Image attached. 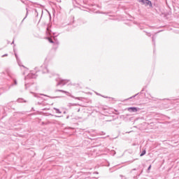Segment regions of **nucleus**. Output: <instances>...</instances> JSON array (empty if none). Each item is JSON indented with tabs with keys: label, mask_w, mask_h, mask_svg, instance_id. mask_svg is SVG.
Returning a JSON list of instances; mask_svg holds the SVG:
<instances>
[{
	"label": "nucleus",
	"mask_w": 179,
	"mask_h": 179,
	"mask_svg": "<svg viewBox=\"0 0 179 179\" xmlns=\"http://www.w3.org/2000/svg\"><path fill=\"white\" fill-rule=\"evenodd\" d=\"M57 92H59L60 93H64V94H66V96H70V97H72L73 99H76V100H80V97H75L73 95H71V94L69 92L62 90H56L55 93Z\"/></svg>",
	"instance_id": "nucleus-5"
},
{
	"label": "nucleus",
	"mask_w": 179,
	"mask_h": 179,
	"mask_svg": "<svg viewBox=\"0 0 179 179\" xmlns=\"http://www.w3.org/2000/svg\"><path fill=\"white\" fill-rule=\"evenodd\" d=\"M135 170H136V169H132V171H135Z\"/></svg>",
	"instance_id": "nucleus-28"
},
{
	"label": "nucleus",
	"mask_w": 179,
	"mask_h": 179,
	"mask_svg": "<svg viewBox=\"0 0 179 179\" xmlns=\"http://www.w3.org/2000/svg\"><path fill=\"white\" fill-rule=\"evenodd\" d=\"M138 2H141L142 5H145V6H149L150 8H153V4L150 0H138Z\"/></svg>",
	"instance_id": "nucleus-6"
},
{
	"label": "nucleus",
	"mask_w": 179,
	"mask_h": 179,
	"mask_svg": "<svg viewBox=\"0 0 179 179\" xmlns=\"http://www.w3.org/2000/svg\"><path fill=\"white\" fill-rule=\"evenodd\" d=\"M15 58L17 59V55L15 54Z\"/></svg>",
	"instance_id": "nucleus-26"
},
{
	"label": "nucleus",
	"mask_w": 179,
	"mask_h": 179,
	"mask_svg": "<svg viewBox=\"0 0 179 179\" xmlns=\"http://www.w3.org/2000/svg\"><path fill=\"white\" fill-rule=\"evenodd\" d=\"M89 139H93V138H89Z\"/></svg>",
	"instance_id": "nucleus-36"
},
{
	"label": "nucleus",
	"mask_w": 179,
	"mask_h": 179,
	"mask_svg": "<svg viewBox=\"0 0 179 179\" xmlns=\"http://www.w3.org/2000/svg\"><path fill=\"white\" fill-rule=\"evenodd\" d=\"M25 73H26L24 72V73H23V75H25Z\"/></svg>",
	"instance_id": "nucleus-33"
},
{
	"label": "nucleus",
	"mask_w": 179,
	"mask_h": 179,
	"mask_svg": "<svg viewBox=\"0 0 179 179\" xmlns=\"http://www.w3.org/2000/svg\"><path fill=\"white\" fill-rule=\"evenodd\" d=\"M17 101L18 103H24V102H25L24 99H22V98L18 99L17 100Z\"/></svg>",
	"instance_id": "nucleus-13"
},
{
	"label": "nucleus",
	"mask_w": 179,
	"mask_h": 179,
	"mask_svg": "<svg viewBox=\"0 0 179 179\" xmlns=\"http://www.w3.org/2000/svg\"><path fill=\"white\" fill-rule=\"evenodd\" d=\"M38 12H41V16H43V9H39L38 10L37 9H35V16L36 17H38Z\"/></svg>",
	"instance_id": "nucleus-9"
},
{
	"label": "nucleus",
	"mask_w": 179,
	"mask_h": 179,
	"mask_svg": "<svg viewBox=\"0 0 179 179\" xmlns=\"http://www.w3.org/2000/svg\"><path fill=\"white\" fill-rule=\"evenodd\" d=\"M22 67H23V68H26V67H25L24 66H23V65H22Z\"/></svg>",
	"instance_id": "nucleus-32"
},
{
	"label": "nucleus",
	"mask_w": 179,
	"mask_h": 179,
	"mask_svg": "<svg viewBox=\"0 0 179 179\" xmlns=\"http://www.w3.org/2000/svg\"><path fill=\"white\" fill-rule=\"evenodd\" d=\"M44 96V97H50V99H59L61 98V96H48L46 94H35L34 97H36L39 101L37 102V104L39 106H47V103H45L44 101L47 100L45 98L41 96Z\"/></svg>",
	"instance_id": "nucleus-2"
},
{
	"label": "nucleus",
	"mask_w": 179,
	"mask_h": 179,
	"mask_svg": "<svg viewBox=\"0 0 179 179\" xmlns=\"http://www.w3.org/2000/svg\"><path fill=\"white\" fill-rule=\"evenodd\" d=\"M14 85H17V81L16 80H13Z\"/></svg>",
	"instance_id": "nucleus-18"
},
{
	"label": "nucleus",
	"mask_w": 179,
	"mask_h": 179,
	"mask_svg": "<svg viewBox=\"0 0 179 179\" xmlns=\"http://www.w3.org/2000/svg\"><path fill=\"white\" fill-rule=\"evenodd\" d=\"M46 33L47 34H51V31L48 27L46 28Z\"/></svg>",
	"instance_id": "nucleus-14"
},
{
	"label": "nucleus",
	"mask_w": 179,
	"mask_h": 179,
	"mask_svg": "<svg viewBox=\"0 0 179 179\" xmlns=\"http://www.w3.org/2000/svg\"><path fill=\"white\" fill-rule=\"evenodd\" d=\"M100 13H102L103 15H107V13H104V12H100Z\"/></svg>",
	"instance_id": "nucleus-22"
},
{
	"label": "nucleus",
	"mask_w": 179,
	"mask_h": 179,
	"mask_svg": "<svg viewBox=\"0 0 179 179\" xmlns=\"http://www.w3.org/2000/svg\"><path fill=\"white\" fill-rule=\"evenodd\" d=\"M110 121H111V120H106V122H110Z\"/></svg>",
	"instance_id": "nucleus-27"
},
{
	"label": "nucleus",
	"mask_w": 179,
	"mask_h": 179,
	"mask_svg": "<svg viewBox=\"0 0 179 179\" xmlns=\"http://www.w3.org/2000/svg\"><path fill=\"white\" fill-rule=\"evenodd\" d=\"M53 110H55L56 114H62V112L60 111V110L59 108H53Z\"/></svg>",
	"instance_id": "nucleus-11"
},
{
	"label": "nucleus",
	"mask_w": 179,
	"mask_h": 179,
	"mask_svg": "<svg viewBox=\"0 0 179 179\" xmlns=\"http://www.w3.org/2000/svg\"><path fill=\"white\" fill-rule=\"evenodd\" d=\"M127 110L129 113H138V111L141 110V108L136 107H130L128 108Z\"/></svg>",
	"instance_id": "nucleus-7"
},
{
	"label": "nucleus",
	"mask_w": 179,
	"mask_h": 179,
	"mask_svg": "<svg viewBox=\"0 0 179 179\" xmlns=\"http://www.w3.org/2000/svg\"><path fill=\"white\" fill-rule=\"evenodd\" d=\"M114 152V155H115V151H113Z\"/></svg>",
	"instance_id": "nucleus-34"
},
{
	"label": "nucleus",
	"mask_w": 179,
	"mask_h": 179,
	"mask_svg": "<svg viewBox=\"0 0 179 179\" xmlns=\"http://www.w3.org/2000/svg\"><path fill=\"white\" fill-rule=\"evenodd\" d=\"M15 43V41H13L12 43H11V44H13Z\"/></svg>",
	"instance_id": "nucleus-30"
},
{
	"label": "nucleus",
	"mask_w": 179,
	"mask_h": 179,
	"mask_svg": "<svg viewBox=\"0 0 179 179\" xmlns=\"http://www.w3.org/2000/svg\"><path fill=\"white\" fill-rule=\"evenodd\" d=\"M43 73H47L48 78H55L56 82H57L56 86H65L66 83H69V80L62 79L58 76V74L55 73L54 71L48 69V68L45 67L43 71Z\"/></svg>",
	"instance_id": "nucleus-1"
},
{
	"label": "nucleus",
	"mask_w": 179,
	"mask_h": 179,
	"mask_svg": "<svg viewBox=\"0 0 179 179\" xmlns=\"http://www.w3.org/2000/svg\"><path fill=\"white\" fill-rule=\"evenodd\" d=\"M143 92H145V88H143L142 90L140 92H138V93L136 94L135 95L132 96L131 97L129 98V99H134L139 94H143Z\"/></svg>",
	"instance_id": "nucleus-8"
},
{
	"label": "nucleus",
	"mask_w": 179,
	"mask_h": 179,
	"mask_svg": "<svg viewBox=\"0 0 179 179\" xmlns=\"http://www.w3.org/2000/svg\"><path fill=\"white\" fill-rule=\"evenodd\" d=\"M88 132L90 133V134L92 136H94V135L90 133V131H88Z\"/></svg>",
	"instance_id": "nucleus-23"
},
{
	"label": "nucleus",
	"mask_w": 179,
	"mask_h": 179,
	"mask_svg": "<svg viewBox=\"0 0 179 179\" xmlns=\"http://www.w3.org/2000/svg\"><path fill=\"white\" fill-rule=\"evenodd\" d=\"M53 39H52L50 37H48V40L49 43L53 44V50H57L59 45V41H58V39H57V36H55V33H53Z\"/></svg>",
	"instance_id": "nucleus-4"
},
{
	"label": "nucleus",
	"mask_w": 179,
	"mask_h": 179,
	"mask_svg": "<svg viewBox=\"0 0 179 179\" xmlns=\"http://www.w3.org/2000/svg\"><path fill=\"white\" fill-rule=\"evenodd\" d=\"M98 94V96H100V94Z\"/></svg>",
	"instance_id": "nucleus-35"
},
{
	"label": "nucleus",
	"mask_w": 179,
	"mask_h": 179,
	"mask_svg": "<svg viewBox=\"0 0 179 179\" xmlns=\"http://www.w3.org/2000/svg\"><path fill=\"white\" fill-rule=\"evenodd\" d=\"M144 31V33H146V34H147V36H148V37H150V36H152V34H150V33L147 32L145 31Z\"/></svg>",
	"instance_id": "nucleus-16"
},
{
	"label": "nucleus",
	"mask_w": 179,
	"mask_h": 179,
	"mask_svg": "<svg viewBox=\"0 0 179 179\" xmlns=\"http://www.w3.org/2000/svg\"><path fill=\"white\" fill-rule=\"evenodd\" d=\"M22 2V3H26V0H20Z\"/></svg>",
	"instance_id": "nucleus-20"
},
{
	"label": "nucleus",
	"mask_w": 179,
	"mask_h": 179,
	"mask_svg": "<svg viewBox=\"0 0 179 179\" xmlns=\"http://www.w3.org/2000/svg\"><path fill=\"white\" fill-rule=\"evenodd\" d=\"M145 155H146V149L143 150L140 154V157H142L143 156H145Z\"/></svg>",
	"instance_id": "nucleus-12"
},
{
	"label": "nucleus",
	"mask_w": 179,
	"mask_h": 179,
	"mask_svg": "<svg viewBox=\"0 0 179 179\" xmlns=\"http://www.w3.org/2000/svg\"><path fill=\"white\" fill-rule=\"evenodd\" d=\"M152 44L154 45V47H155L156 46V35H154L152 37Z\"/></svg>",
	"instance_id": "nucleus-10"
},
{
	"label": "nucleus",
	"mask_w": 179,
	"mask_h": 179,
	"mask_svg": "<svg viewBox=\"0 0 179 179\" xmlns=\"http://www.w3.org/2000/svg\"><path fill=\"white\" fill-rule=\"evenodd\" d=\"M37 78V72L36 73H29L27 76H25V89L27 90L29 86H30L29 79H36Z\"/></svg>",
	"instance_id": "nucleus-3"
},
{
	"label": "nucleus",
	"mask_w": 179,
	"mask_h": 179,
	"mask_svg": "<svg viewBox=\"0 0 179 179\" xmlns=\"http://www.w3.org/2000/svg\"><path fill=\"white\" fill-rule=\"evenodd\" d=\"M5 57H8V54H5V55H2V58H3Z\"/></svg>",
	"instance_id": "nucleus-21"
},
{
	"label": "nucleus",
	"mask_w": 179,
	"mask_h": 179,
	"mask_svg": "<svg viewBox=\"0 0 179 179\" xmlns=\"http://www.w3.org/2000/svg\"><path fill=\"white\" fill-rule=\"evenodd\" d=\"M45 61H47V58L45 59Z\"/></svg>",
	"instance_id": "nucleus-38"
},
{
	"label": "nucleus",
	"mask_w": 179,
	"mask_h": 179,
	"mask_svg": "<svg viewBox=\"0 0 179 179\" xmlns=\"http://www.w3.org/2000/svg\"><path fill=\"white\" fill-rule=\"evenodd\" d=\"M69 119V115L66 116V120Z\"/></svg>",
	"instance_id": "nucleus-25"
},
{
	"label": "nucleus",
	"mask_w": 179,
	"mask_h": 179,
	"mask_svg": "<svg viewBox=\"0 0 179 179\" xmlns=\"http://www.w3.org/2000/svg\"><path fill=\"white\" fill-rule=\"evenodd\" d=\"M150 169H152V165H150L147 169V171L149 173L150 171Z\"/></svg>",
	"instance_id": "nucleus-17"
},
{
	"label": "nucleus",
	"mask_w": 179,
	"mask_h": 179,
	"mask_svg": "<svg viewBox=\"0 0 179 179\" xmlns=\"http://www.w3.org/2000/svg\"><path fill=\"white\" fill-rule=\"evenodd\" d=\"M68 24H72V23Z\"/></svg>",
	"instance_id": "nucleus-37"
},
{
	"label": "nucleus",
	"mask_w": 179,
	"mask_h": 179,
	"mask_svg": "<svg viewBox=\"0 0 179 179\" xmlns=\"http://www.w3.org/2000/svg\"><path fill=\"white\" fill-rule=\"evenodd\" d=\"M102 97H104L105 99H108V96H103Z\"/></svg>",
	"instance_id": "nucleus-24"
},
{
	"label": "nucleus",
	"mask_w": 179,
	"mask_h": 179,
	"mask_svg": "<svg viewBox=\"0 0 179 179\" xmlns=\"http://www.w3.org/2000/svg\"><path fill=\"white\" fill-rule=\"evenodd\" d=\"M26 9H27L26 16L24 17V18L22 20V22H24V19H26V17H27V15H29V10H27V8H26Z\"/></svg>",
	"instance_id": "nucleus-15"
},
{
	"label": "nucleus",
	"mask_w": 179,
	"mask_h": 179,
	"mask_svg": "<svg viewBox=\"0 0 179 179\" xmlns=\"http://www.w3.org/2000/svg\"><path fill=\"white\" fill-rule=\"evenodd\" d=\"M69 107H71V106H75V104H73V103H69Z\"/></svg>",
	"instance_id": "nucleus-19"
},
{
	"label": "nucleus",
	"mask_w": 179,
	"mask_h": 179,
	"mask_svg": "<svg viewBox=\"0 0 179 179\" xmlns=\"http://www.w3.org/2000/svg\"><path fill=\"white\" fill-rule=\"evenodd\" d=\"M55 117H62V116H57V115H55Z\"/></svg>",
	"instance_id": "nucleus-29"
},
{
	"label": "nucleus",
	"mask_w": 179,
	"mask_h": 179,
	"mask_svg": "<svg viewBox=\"0 0 179 179\" xmlns=\"http://www.w3.org/2000/svg\"><path fill=\"white\" fill-rule=\"evenodd\" d=\"M64 114H66V111H64Z\"/></svg>",
	"instance_id": "nucleus-31"
}]
</instances>
